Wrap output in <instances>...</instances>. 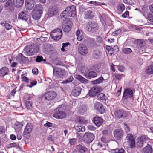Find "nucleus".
<instances>
[{"instance_id": "nucleus-51", "label": "nucleus", "mask_w": 153, "mask_h": 153, "mask_svg": "<svg viewBox=\"0 0 153 153\" xmlns=\"http://www.w3.org/2000/svg\"><path fill=\"white\" fill-rule=\"evenodd\" d=\"M114 76L118 80L121 79L124 76L123 74H115Z\"/></svg>"}, {"instance_id": "nucleus-13", "label": "nucleus", "mask_w": 153, "mask_h": 153, "mask_svg": "<svg viewBox=\"0 0 153 153\" xmlns=\"http://www.w3.org/2000/svg\"><path fill=\"white\" fill-rule=\"evenodd\" d=\"M78 50L79 53L82 55H85L88 53L87 47L83 43H80L79 45Z\"/></svg>"}, {"instance_id": "nucleus-20", "label": "nucleus", "mask_w": 153, "mask_h": 153, "mask_svg": "<svg viewBox=\"0 0 153 153\" xmlns=\"http://www.w3.org/2000/svg\"><path fill=\"white\" fill-rule=\"evenodd\" d=\"M35 0H25L26 8L28 10H31L34 5Z\"/></svg>"}, {"instance_id": "nucleus-1", "label": "nucleus", "mask_w": 153, "mask_h": 153, "mask_svg": "<svg viewBox=\"0 0 153 153\" xmlns=\"http://www.w3.org/2000/svg\"><path fill=\"white\" fill-rule=\"evenodd\" d=\"M76 14V8L74 5H71L67 7L60 15L62 18L67 17H74Z\"/></svg>"}, {"instance_id": "nucleus-8", "label": "nucleus", "mask_w": 153, "mask_h": 153, "mask_svg": "<svg viewBox=\"0 0 153 153\" xmlns=\"http://www.w3.org/2000/svg\"><path fill=\"white\" fill-rule=\"evenodd\" d=\"M126 140L131 148H134L135 147V139L132 134H127Z\"/></svg>"}, {"instance_id": "nucleus-31", "label": "nucleus", "mask_w": 153, "mask_h": 153, "mask_svg": "<svg viewBox=\"0 0 153 153\" xmlns=\"http://www.w3.org/2000/svg\"><path fill=\"white\" fill-rule=\"evenodd\" d=\"M18 18L26 21L27 19L26 12L22 11L19 13L18 15Z\"/></svg>"}, {"instance_id": "nucleus-54", "label": "nucleus", "mask_w": 153, "mask_h": 153, "mask_svg": "<svg viewBox=\"0 0 153 153\" xmlns=\"http://www.w3.org/2000/svg\"><path fill=\"white\" fill-rule=\"evenodd\" d=\"M121 32V29H118L115 31L113 32L112 35L114 36H116L119 34Z\"/></svg>"}, {"instance_id": "nucleus-57", "label": "nucleus", "mask_w": 153, "mask_h": 153, "mask_svg": "<svg viewBox=\"0 0 153 153\" xmlns=\"http://www.w3.org/2000/svg\"><path fill=\"white\" fill-rule=\"evenodd\" d=\"M5 128L2 126H0V134L5 133Z\"/></svg>"}, {"instance_id": "nucleus-25", "label": "nucleus", "mask_w": 153, "mask_h": 153, "mask_svg": "<svg viewBox=\"0 0 153 153\" xmlns=\"http://www.w3.org/2000/svg\"><path fill=\"white\" fill-rule=\"evenodd\" d=\"M143 153H152L153 149L152 147L149 144H147L146 147L143 148Z\"/></svg>"}, {"instance_id": "nucleus-43", "label": "nucleus", "mask_w": 153, "mask_h": 153, "mask_svg": "<svg viewBox=\"0 0 153 153\" xmlns=\"http://www.w3.org/2000/svg\"><path fill=\"white\" fill-rule=\"evenodd\" d=\"M74 78L71 76H69L67 79L62 82V83L67 84L71 82L73 80Z\"/></svg>"}, {"instance_id": "nucleus-12", "label": "nucleus", "mask_w": 153, "mask_h": 153, "mask_svg": "<svg viewBox=\"0 0 153 153\" xmlns=\"http://www.w3.org/2000/svg\"><path fill=\"white\" fill-rule=\"evenodd\" d=\"M66 116V113L63 111H59L58 108H56L53 116L57 119H63Z\"/></svg>"}, {"instance_id": "nucleus-61", "label": "nucleus", "mask_w": 153, "mask_h": 153, "mask_svg": "<svg viewBox=\"0 0 153 153\" xmlns=\"http://www.w3.org/2000/svg\"><path fill=\"white\" fill-rule=\"evenodd\" d=\"M97 40L98 42L101 43L102 41V39L100 36H97Z\"/></svg>"}, {"instance_id": "nucleus-3", "label": "nucleus", "mask_w": 153, "mask_h": 153, "mask_svg": "<svg viewBox=\"0 0 153 153\" xmlns=\"http://www.w3.org/2000/svg\"><path fill=\"white\" fill-rule=\"evenodd\" d=\"M43 8L41 5H36L33 10L32 13V16L35 20H38L40 18L41 15L43 13Z\"/></svg>"}, {"instance_id": "nucleus-63", "label": "nucleus", "mask_w": 153, "mask_h": 153, "mask_svg": "<svg viewBox=\"0 0 153 153\" xmlns=\"http://www.w3.org/2000/svg\"><path fill=\"white\" fill-rule=\"evenodd\" d=\"M11 4V1L10 0H8L5 3V6L8 7L10 6Z\"/></svg>"}, {"instance_id": "nucleus-47", "label": "nucleus", "mask_w": 153, "mask_h": 153, "mask_svg": "<svg viewBox=\"0 0 153 153\" xmlns=\"http://www.w3.org/2000/svg\"><path fill=\"white\" fill-rule=\"evenodd\" d=\"M26 73L23 74L21 75V78L22 79V80L25 82H27L28 83L29 82V79L26 77Z\"/></svg>"}, {"instance_id": "nucleus-24", "label": "nucleus", "mask_w": 153, "mask_h": 153, "mask_svg": "<svg viewBox=\"0 0 153 153\" xmlns=\"http://www.w3.org/2000/svg\"><path fill=\"white\" fill-rule=\"evenodd\" d=\"M72 26V23L71 22L65 25H63V29L64 31L66 32H69L71 30Z\"/></svg>"}, {"instance_id": "nucleus-34", "label": "nucleus", "mask_w": 153, "mask_h": 153, "mask_svg": "<svg viewBox=\"0 0 153 153\" xmlns=\"http://www.w3.org/2000/svg\"><path fill=\"white\" fill-rule=\"evenodd\" d=\"M75 129L78 132L84 131L85 130V127L80 123L76 126Z\"/></svg>"}, {"instance_id": "nucleus-48", "label": "nucleus", "mask_w": 153, "mask_h": 153, "mask_svg": "<svg viewBox=\"0 0 153 153\" xmlns=\"http://www.w3.org/2000/svg\"><path fill=\"white\" fill-rule=\"evenodd\" d=\"M30 83V85H28L27 86L28 87L31 88L36 85L37 84V82L36 81H32L29 80V82Z\"/></svg>"}, {"instance_id": "nucleus-41", "label": "nucleus", "mask_w": 153, "mask_h": 153, "mask_svg": "<svg viewBox=\"0 0 153 153\" xmlns=\"http://www.w3.org/2000/svg\"><path fill=\"white\" fill-rule=\"evenodd\" d=\"M131 50L129 48H124L122 49L123 52L126 54H128L132 52Z\"/></svg>"}, {"instance_id": "nucleus-52", "label": "nucleus", "mask_w": 153, "mask_h": 153, "mask_svg": "<svg viewBox=\"0 0 153 153\" xmlns=\"http://www.w3.org/2000/svg\"><path fill=\"white\" fill-rule=\"evenodd\" d=\"M123 2L128 5H132L134 4L133 0H123Z\"/></svg>"}, {"instance_id": "nucleus-14", "label": "nucleus", "mask_w": 153, "mask_h": 153, "mask_svg": "<svg viewBox=\"0 0 153 153\" xmlns=\"http://www.w3.org/2000/svg\"><path fill=\"white\" fill-rule=\"evenodd\" d=\"M94 138V135L91 133L87 132L84 135V141L86 143H90L92 142Z\"/></svg>"}, {"instance_id": "nucleus-7", "label": "nucleus", "mask_w": 153, "mask_h": 153, "mask_svg": "<svg viewBox=\"0 0 153 153\" xmlns=\"http://www.w3.org/2000/svg\"><path fill=\"white\" fill-rule=\"evenodd\" d=\"M56 93L53 91H49L42 96V98L45 100L50 101L54 99L56 96Z\"/></svg>"}, {"instance_id": "nucleus-33", "label": "nucleus", "mask_w": 153, "mask_h": 153, "mask_svg": "<svg viewBox=\"0 0 153 153\" xmlns=\"http://www.w3.org/2000/svg\"><path fill=\"white\" fill-rule=\"evenodd\" d=\"M76 78L82 83H87V80L80 75H76Z\"/></svg>"}, {"instance_id": "nucleus-37", "label": "nucleus", "mask_w": 153, "mask_h": 153, "mask_svg": "<svg viewBox=\"0 0 153 153\" xmlns=\"http://www.w3.org/2000/svg\"><path fill=\"white\" fill-rule=\"evenodd\" d=\"M77 39L79 41H81L83 39L82 33L81 30H78L76 32Z\"/></svg>"}, {"instance_id": "nucleus-38", "label": "nucleus", "mask_w": 153, "mask_h": 153, "mask_svg": "<svg viewBox=\"0 0 153 153\" xmlns=\"http://www.w3.org/2000/svg\"><path fill=\"white\" fill-rule=\"evenodd\" d=\"M125 8L124 4H120L117 7V10L119 13H121L123 12Z\"/></svg>"}, {"instance_id": "nucleus-56", "label": "nucleus", "mask_w": 153, "mask_h": 153, "mask_svg": "<svg viewBox=\"0 0 153 153\" xmlns=\"http://www.w3.org/2000/svg\"><path fill=\"white\" fill-rule=\"evenodd\" d=\"M129 16V12L128 11H126L122 15V16L123 18H126Z\"/></svg>"}, {"instance_id": "nucleus-59", "label": "nucleus", "mask_w": 153, "mask_h": 153, "mask_svg": "<svg viewBox=\"0 0 153 153\" xmlns=\"http://www.w3.org/2000/svg\"><path fill=\"white\" fill-rule=\"evenodd\" d=\"M116 67L118 68V70L120 72H123L124 69V67L122 65L120 66H116Z\"/></svg>"}, {"instance_id": "nucleus-23", "label": "nucleus", "mask_w": 153, "mask_h": 153, "mask_svg": "<svg viewBox=\"0 0 153 153\" xmlns=\"http://www.w3.org/2000/svg\"><path fill=\"white\" fill-rule=\"evenodd\" d=\"M102 54L101 51L98 50H95L93 53V56L94 58L97 59L99 58Z\"/></svg>"}, {"instance_id": "nucleus-21", "label": "nucleus", "mask_w": 153, "mask_h": 153, "mask_svg": "<svg viewBox=\"0 0 153 153\" xmlns=\"http://www.w3.org/2000/svg\"><path fill=\"white\" fill-rule=\"evenodd\" d=\"M103 119L99 117H95L93 120L94 123L98 127H99L103 123Z\"/></svg>"}, {"instance_id": "nucleus-10", "label": "nucleus", "mask_w": 153, "mask_h": 153, "mask_svg": "<svg viewBox=\"0 0 153 153\" xmlns=\"http://www.w3.org/2000/svg\"><path fill=\"white\" fill-rule=\"evenodd\" d=\"M33 126L30 123H27L26 125L23 132L24 136L26 138L30 137V133L32 130Z\"/></svg>"}, {"instance_id": "nucleus-22", "label": "nucleus", "mask_w": 153, "mask_h": 153, "mask_svg": "<svg viewBox=\"0 0 153 153\" xmlns=\"http://www.w3.org/2000/svg\"><path fill=\"white\" fill-rule=\"evenodd\" d=\"M13 4L16 7H21L24 3V0H13Z\"/></svg>"}, {"instance_id": "nucleus-9", "label": "nucleus", "mask_w": 153, "mask_h": 153, "mask_svg": "<svg viewBox=\"0 0 153 153\" xmlns=\"http://www.w3.org/2000/svg\"><path fill=\"white\" fill-rule=\"evenodd\" d=\"M133 91L130 89H127L124 90L123 93V98L127 101L131 100L133 99Z\"/></svg>"}, {"instance_id": "nucleus-58", "label": "nucleus", "mask_w": 153, "mask_h": 153, "mask_svg": "<svg viewBox=\"0 0 153 153\" xmlns=\"http://www.w3.org/2000/svg\"><path fill=\"white\" fill-rule=\"evenodd\" d=\"M88 128L89 130L91 131H94L96 129L94 126L91 125H88Z\"/></svg>"}, {"instance_id": "nucleus-44", "label": "nucleus", "mask_w": 153, "mask_h": 153, "mask_svg": "<svg viewBox=\"0 0 153 153\" xmlns=\"http://www.w3.org/2000/svg\"><path fill=\"white\" fill-rule=\"evenodd\" d=\"M93 17L91 12L90 11L86 12L85 14V18L86 19H90Z\"/></svg>"}, {"instance_id": "nucleus-16", "label": "nucleus", "mask_w": 153, "mask_h": 153, "mask_svg": "<svg viewBox=\"0 0 153 153\" xmlns=\"http://www.w3.org/2000/svg\"><path fill=\"white\" fill-rule=\"evenodd\" d=\"M101 91V88L99 86H94L92 88L89 92L90 96L94 97L95 96Z\"/></svg>"}, {"instance_id": "nucleus-45", "label": "nucleus", "mask_w": 153, "mask_h": 153, "mask_svg": "<svg viewBox=\"0 0 153 153\" xmlns=\"http://www.w3.org/2000/svg\"><path fill=\"white\" fill-rule=\"evenodd\" d=\"M88 122V120H86L83 117H79V121L78 123H79L86 124Z\"/></svg>"}, {"instance_id": "nucleus-28", "label": "nucleus", "mask_w": 153, "mask_h": 153, "mask_svg": "<svg viewBox=\"0 0 153 153\" xmlns=\"http://www.w3.org/2000/svg\"><path fill=\"white\" fill-rule=\"evenodd\" d=\"M81 91V89L80 87H76L73 90L72 92V94L74 96H77L80 94Z\"/></svg>"}, {"instance_id": "nucleus-19", "label": "nucleus", "mask_w": 153, "mask_h": 153, "mask_svg": "<svg viewBox=\"0 0 153 153\" xmlns=\"http://www.w3.org/2000/svg\"><path fill=\"white\" fill-rule=\"evenodd\" d=\"M58 13L57 8L55 6L50 7L48 10L47 14L49 17H51L56 15Z\"/></svg>"}, {"instance_id": "nucleus-46", "label": "nucleus", "mask_w": 153, "mask_h": 153, "mask_svg": "<svg viewBox=\"0 0 153 153\" xmlns=\"http://www.w3.org/2000/svg\"><path fill=\"white\" fill-rule=\"evenodd\" d=\"M146 18L151 22H153V15L151 13H148Z\"/></svg>"}, {"instance_id": "nucleus-62", "label": "nucleus", "mask_w": 153, "mask_h": 153, "mask_svg": "<svg viewBox=\"0 0 153 153\" xmlns=\"http://www.w3.org/2000/svg\"><path fill=\"white\" fill-rule=\"evenodd\" d=\"M32 71L33 73L34 74L36 75L38 74V70L36 68L33 69Z\"/></svg>"}, {"instance_id": "nucleus-4", "label": "nucleus", "mask_w": 153, "mask_h": 153, "mask_svg": "<svg viewBox=\"0 0 153 153\" xmlns=\"http://www.w3.org/2000/svg\"><path fill=\"white\" fill-rule=\"evenodd\" d=\"M65 73V71L60 68H56L53 69V79L56 80L59 78L63 77Z\"/></svg>"}, {"instance_id": "nucleus-2", "label": "nucleus", "mask_w": 153, "mask_h": 153, "mask_svg": "<svg viewBox=\"0 0 153 153\" xmlns=\"http://www.w3.org/2000/svg\"><path fill=\"white\" fill-rule=\"evenodd\" d=\"M39 48L37 45H32L26 46L23 52L27 56H31L37 54L39 51Z\"/></svg>"}, {"instance_id": "nucleus-11", "label": "nucleus", "mask_w": 153, "mask_h": 153, "mask_svg": "<svg viewBox=\"0 0 153 153\" xmlns=\"http://www.w3.org/2000/svg\"><path fill=\"white\" fill-rule=\"evenodd\" d=\"M148 139V138L146 136H142L137 139L135 146L138 147H141L143 146L144 143Z\"/></svg>"}, {"instance_id": "nucleus-36", "label": "nucleus", "mask_w": 153, "mask_h": 153, "mask_svg": "<svg viewBox=\"0 0 153 153\" xmlns=\"http://www.w3.org/2000/svg\"><path fill=\"white\" fill-rule=\"evenodd\" d=\"M112 153H124L125 151L123 148H117L111 150Z\"/></svg>"}, {"instance_id": "nucleus-5", "label": "nucleus", "mask_w": 153, "mask_h": 153, "mask_svg": "<svg viewBox=\"0 0 153 153\" xmlns=\"http://www.w3.org/2000/svg\"><path fill=\"white\" fill-rule=\"evenodd\" d=\"M100 71L97 65L92 67L91 70L87 74H85V76L88 79H91L96 77Z\"/></svg>"}, {"instance_id": "nucleus-60", "label": "nucleus", "mask_w": 153, "mask_h": 153, "mask_svg": "<svg viewBox=\"0 0 153 153\" xmlns=\"http://www.w3.org/2000/svg\"><path fill=\"white\" fill-rule=\"evenodd\" d=\"M76 142V140L75 139H72L70 140V143L71 145H74Z\"/></svg>"}, {"instance_id": "nucleus-32", "label": "nucleus", "mask_w": 153, "mask_h": 153, "mask_svg": "<svg viewBox=\"0 0 153 153\" xmlns=\"http://www.w3.org/2000/svg\"><path fill=\"white\" fill-rule=\"evenodd\" d=\"M77 148L79 152L82 153H84L88 151L86 148L81 145H78Z\"/></svg>"}, {"instance_id": "nucleus-53", "label": "nucleus", "mask_w": 153, "mask_h": 153, "mask_svg": "<svg viewBox=\"0 0 153 153\" xmlns=\"http://www.w3.org/2000/svg\"><path fill=\"white\" fill-rule=\"evenodd\" d=\"M36 62H40L42 61H45V60H43V58L42 56H37L36 59Z\"/></svg>"}, {"instance_id": "nucleus-27", "label": "nucleus", "mask_w": 153, "mask_h": 153, "mask_svg": "<svg viewBox=\"0 0 153 153\" xmlns=\"http://www.w3.org/2000/svg\"><path fill=\"white\" fill-rule=\"evenodd\" d=\"M145 72L148 75L153 74V63L147 67L145 70Z\"/></svg>"}, {"instance_id": "nucleus-50", "label": "nucleus", "mask_w": 153, "mask_h": 153, "mask_svg": "<svg viewBox=\"0 0 153 153\" xmlns=\"http://www.w3.org/2000/svg\"><path fill=\"white\" fill-rule=\"evenodd\" d=\"M97 97L98 99L101 100H104L105 99V96L104 94L100 93L98 95Z\"/></svg>"}, {"instance_id": "nucleus-29", "label": "nucleus", "mask_w": 153, "mask_h": 153, "mask_svg": "<svg viewBox=\"0 0 153 153\" xmlns=\"http://www.w3.org/2000/svg\"><path fill=\"white\" fill-rule=\"evenodd\" d=\"M8 72L9 69L7 68L6 67H3L0 70V76H4L7 74Z\"/></svg>"}, {"instance_id": "nucleus-30", "label": "nucleus", "mask_w": 153, "mask_h": 153, "mask_svg": "<svg viewBox=\"0 0 153 153\" xmlns=\"http://www.w3.org/2000/svg\"><path fill=\"white\" fill-rule=\"evenodd\" d=\"M25 58V57L22 54L19 53L17 56L16 60L18 62L22 63Z\"/></svg>"}, {"instance_id": "nucleus-49", "label": "nucleus", "mask_w": 153, "mask_h": 153, "mask_svg": "<svg viewBox=\"0 0 153 153\" xmlns=\"http://www.w3.org/2000/svg\"><path fill=\"white\" fill-rule=\"evenodd\" d=\"M1 24L2 25H4V26L5 28L7 30H10L12 27L11 25L8 23H2Z\"/></svg>"}, {"instance_id": "nucleus-39", "label": "nucleus", "mask_w": 153, "mask_h": 153, "mask_svg": "<svg viewBox=\"0 0 153 153\" xmlns=\"http://www.w3.org/2000/svg\"><path fill=\"white\" fill-rule=\"evenodd\" d=\"M87 110L86 106L85 105H83L78 108V111L81 113H84Z\"/></svg>"}, {"instance_id": "nucleus-35", "label": "nucleus", "mask_w": 153, "mask_h": 153, "mask_svg": "<svg viewBox=\"0 0 153 153\" xmlns=\"http://www.w3.org/2000/svg\"><path fill=\"white\" fill-rule=\"evenodd\" d=\"M25 107L28 110H31L32 108V102L29 100H26L25 102Z\"/></svg>"}, {"instance_id": "nucleus-17", "label": "nucleus", "mask_w": 153, "mask_h": 153, "mask_svg": "<svg viewBox=\"0 0 153 153\" xmlns=\"http://www.w3.org/2000/svg\"><path fill=\"white\" fill-rule=\"evenodd\" d=\"M86 28L88 31L94 32L97 30L98 26L97 24L94 22H91L87 25Z\"/></svg>"}, {"instance_id": "nucleus-26", "label": "nucleus", "mask_w": 153, "mask_h": 153, "mask_svg": "<svg viewBox=\"0 0 153 153\" xmlns=\"http://www.w3.org/2000/svg\"><path fill=\"white\" fill-rule=\"evenodd\" d=\"M23 124L22 123L16 122L14 125V127L16 131L19 132L22 129Z\"/></svg>"}, {"instance_id": "nucleus-15", "label": "nucleus", "mask_w": 153, "mask_h": 153, "mask_svg": "<svg viewBox=\"0 0 153 153\" xmlns=\"http://www.w3.org/2000/svg\"><path fill=\"white\" fill-rule=\"evenodd\" d=\"M113 134L115 138L116 139L120 140L123 139L124 134L123 131L121 129H117L115 130Z\"/></svg>"}, {"instance_id": "nucleus-42", "label": "nucleus", "mask_w": 153, "mask_h": 153, "mask_svg": "<svg viewBox=\"0 0 153 153\" xmlns=\"http://www.w3.org/2000/svg\"><path fill=\"white\" fill-rule=\"evenodd\" d=\"M104 80L103 77L102 76H100L98 79L93 81V83L94 84H99L102 82Z\"/></svg>"}, {"instance_id": "nucleus-55", "label": "nucleus", "mask_w": 153, "mask_h": 153, "mask_svg": "<svg viewBox=\"0 0 153 153\" xmlns=\"http://www.w3.org/2000/svg\"><path fill=\"white\" fill-rule=\"evenodd\" d=\"M69 43L68 42L66 43H63L62 44V48H61V50L62 51H65L64 48L67 47L68 45H69Z\"/></svg>"}, {"instance_id": "nucleus-6", "label": "nucleus", "mask_w": 153, "mask_h": 153, "mask_svg": "<svg viewBox=\"0 0 153 153\" xmlns=\"http://www.w3.org/2000/svg\"><path fill=\"white\" fill-rule=\"evenodd\" d=\"M62 35V31L59 29H54L50 33L51 37L55 40H59L61 38Z\"/></svg>"}, {"instance_id": "nucleus-64", "label": "nucleus", "mask_w": 153, "mask_h": 153, "mask_svg": "<svg viewBox=\"0 0 153 153\" xmlns=\"http://www.w3.org/2000/svg\"><path fill=\"white\" fill-rule=\"evenodd\" d=\"M52 124L51 123L48 122L44 124V126L45 127H50L52 126Z\"/></svg>"}, {"instance_id": "nucleus-18", "label": "nucleus", "mask_w": 153, "mask_h": 153, "mask_svg": "<svg viewBox=\"0 0 153 153\" xmlns=\"http://www.w3.org/2000/svg\"><path fill=\"white\" fill-rule=\"evenodd\" d=\"M95 109L99 113L103 114L105 112V108L102 104L100 102H96L94 104Z\"/></svg>"}, {"instance_id": "nucleus-40", "label": "nucleus", "mask_w": 153, "mask_h": 153, "mask_svg": "<svg viewBox=\"0 0 153 153\" xmlns=\"http://www.w3.org/2000/svg\"><path fill=\"white\" fill-rule=\"evenodd\" d=\"M123 112L122 111H117L115 112V115L116 117L120 118L123 117Z\"/></svg>"}]
</instances>
